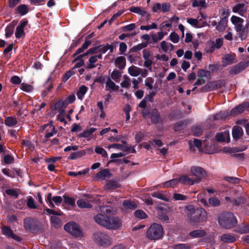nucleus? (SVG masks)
<instances>
[{"mask_svg": "<svg viewBox=\"0 0 249 249\" xmlns=\"http://www.w3.org/2000/svg\"><path fill=\"white\" fill-rule=\"evenodd\" d=\"M191 123V121L187 120H184L177 122L174 126L175 131H179L184 129L186 126Z\"/></svg>", "mask_w": 249, "mask_h": 249, "instance_id": "4468645a", "label": "nucleus"}, {"mask_svg": "<svg viewBox=\"0 0 249 249\" xmlns=\"http://www.w3.org/2000/svg\"><path fill=\"white\" fill-rule=\"evenodd\" d=\"M222 62V66L223 67H226L229 65H231L232 64L236 63L237 61L233 55L231 54H227L223 58Z\"/></svg>", "mask_w": 249, "mask_h": 249, "instance_id": "9b49d317", "label": "nucleus"}, {"mask_svg": "<svg viewBox=\"0 0 249 249\" xmlns=\"http://www.w3.org/2000/svg\"><path fill=\"white\" fill-rule=\"evenodd\" d=\"M246 200V195H241L239 197L236 199H234L232 200L231 203L233 204L239 206L241 204H244L245 203Z\"/></svg>", "mask_w": 249, "mask_h": 249, "instance_id": "7c9ffc66", "label": "nucleus"}, {"mask_svg": "<svg viewBox=\"0 0 249 249\" xmlns=\"http://www.w3.org/2000/svg\"><path fill=\"white\" fill-rule=\"evenodd\" d=\"M5 124L7 126H12L17 124V121L15 118L9 117L6 118Z\"/></svg>", "mask_w": 249, "mask_h": 249, "instance_id": "49530a36", "label": "nucleus"}, {"mask_svg": "<svg viewBox=\"0 0 249 249\" xmlns=\"http://www.w3.org/2000/svg\"><path fill=\"white\" fill-rule=\"evenodd\" d=\"M151 120L152 123L158 124L161 121L160 114L157 109H154L151 111Z\"/></svg>", "mask_w": 249, "mask_h": 249, "instance_id": "a211bd4d", "label": "nucleus"}, {"mask_svg": "<svg viewBox=\"0 0 249 249\" xmlns=\"http://www.w3.org/2000/svg\"><path fill=\"white\" fill-rule=\"evenodd\" d=\"M109 216L100 213L94 216L95 221L99 225L105 228Z\"/></svg>", "mask_w": 249, "mask_h": 249, "instance_id": "1a4fd4ad", "label": "nucleus"}, {"mask_svg": "<svg viewBox=\"0 0 249 249\" xmlns=\"http://www.w3.org/2000/svg\"><path fill=\"white\" fill-rule=\"evenodd\" d=\"M236 231L241 234L249 233V224L244 223L240 224L237 228Z\"/></svg>", "mask_w": 249, "mask_h": 249, "instance_id": "5701e85b", "label": "nucleus"}, {"mask_svg": "<svg viewBox=\"0 0 249 249\" xmlns=\"http://www.w3.org/2000/svg\"><path fill=\"white\" fill-rule=\"evenodd\" d=\"M1 230L2 233L8 237H11L17 241L19 240V238L14 234L13 231L10 227L8 226H3Z\"/></svg>", "mask_w": 249, "mask_h": 249, "instance_id": "f8f14e48", "label": "nucleus"}, {"mask_svg": "<svg viewBox=\"0 0 249 249\" xmlns=\"http://www.w3.org/2000/svg\"><path fill=\"white\" fill-rule=\"evenodd\" d=\"M227 23L228 18L226 17L222 18L216 27V30L220 32L224 31L227 26Z\"/></svg>", "mask_w": 249, "mask_h": 249, "instance_id": "f3484780", "label": "nucleus"}, {"mask_svg": "<svg viewBox=\"0 0 249 249\" xmlns=\"http://www.w3.org/2000/svg\"><path fill=\"white\" fill-rule=\"evenodd\" d=\"M64 202L65 203L68 204L71 206H75V200L73 198L70 197L66 195L63 196Z\"/></svg>", "mask_w": 249, "mask_h": 249, "instance_id": "bf43d9fd", "label": "nucleus"}, {"mask_svg": "<svg viewBox=\"0 0 249 249\" xmlns=\"http://www.w3.org/2000/svg\"><path fill=\"white\" fill-rule=\"evenodd\" d=\"M96 130V129L94 128H90L89 129L85 130L83 132L79 134V137L85 138L88 137Z\"/></svg>", "mask_w": 249, "mask_h": 249, "instance_id": "37998d69", "label": "nucleus"}, {"mask_svg": "<svg viewBox=\"0 0 249 249\" xmlns=\"http://www.w3.org/2000/svg\"><path fill=\"white\" fill-rule=\"evenodd\" d=\"M35 220L31 217H27L24 219V227L26 231H30L35 227Z\"/></svg>", "mask_w": 249, "mask_h": 249, "instance_id": "dca6fc26", "label": "nucleus"}, {"mask_svg": "<svg viewBox=\"0 0 249 249\" xmlns=\"http://www.w3.org/2000/svg\"><path fill=\"white\" fill-rule=\"evenodd\" d=\"M226 137L228 138V142H230V137L228 133L225 132L224 133H219L216 134L215 138L217 141L219 142H223L226 141Z\"/></svg>", "mask_w": 249, "mask_h": 249, "instance_id": "a878e982", "label": "nucleus"}, {"mask_svg": "<svg viewBox=\"0 0 249 249\" xmlns=\"http://www.w3.org/2000/svg\"><path fill=\"white\" fill-rule=\"evenodd\" d=\"M237 220L233 214L230 212L222 213L219 217L220 226L225 229H230L235 226Z\"/></svg>", "mask_w": 249, "mask_h": 249, "instance_id": "f03ea898", "label": "nucleus"}, {"mask_svg": "<svg viewBox=\"0 0 249 249\" xmlns=\"http://www.w3.org/2000/svg\"><path fill=\"white\" fill-rule=\"evenodd\" d=\"M100 213H104L105 215H107V214L112 213L113 212V209L111 206H102L100 207Z\"/></svg>", "mask_w": 249, "mask_h": 249, "instance_id": "e433bc0d", "label": "nucleus"}, {"mask_svg": "<svg viewBox=\"0 0 249 249\" xmlns=\"http://www.w3.org/2000/svg\"><path fill=\"white\" fill-rule=\"evenodd\" d=\"M224 179L233 184H237L240 181V179L238 178L231 177H225L224 178Z\"/></svg>", "mask_w": 249, "mask_h": 249, "instance_id": "0e129e2a", "label": "nucleus"}, {"mask_svg": "<svg viewBox=\"0 0 249 249\" xmlns=\"http://www.w3.org/2000/svg\"><path fill=\"white\" fill-rule=\"evenodd\" d=\"M134 214L136 217L140 219H144L147 216L145 212L141 210L136 211L134 213Z\"/></svg>", "mask_w": 249, "mask_h": 249, "instance_id": "4d7b16f0", "label": "nucleus"}, {"mask_svg": "<svg viewBox=\"0 0 249 249\" xmlns=\"http://www.w3.org/2000/svg\"><path fill=\"white\" fill-rule=\"evenodd\" d=\"M228 116V113H225V112H220L213 116V120H224L226 119L227 116Z\"/></svg>", "mask_w": 249, "mask_h": 249, "instance_id": "6e6d98bb", "label": "nucleus"}, {"mask_svg": "<svg viewBox=\"0 0 249 249\" xmlns=\"http://www.w3.org/2000/svg\"><path fill=\"white\" fill-rule=\"evenodd\" d=\"M206 232L203 230H196L191 231L189 235L193 238L202 237L205 235Z\"/></svg>", "mask_w": 249, "mask_h": 249, "instance_id": "4be33fe9", "label": "nucleus"}, {"mask_svg": "<svg viewBox=\"0 0 249 249\" xmlns=\"http://www.w3.org/2000/svg\"><path fill=\"white\" fill-rule=\"evenodd\" d=\"M5 192L7 195L14 198H17L18 196V192L16 190L11 189H7Z\"/></svg>", "mask_w": 249, "mask_h": 249, "instance_id": "13d9d810", "label": "nucleus"}, {"mask_svg": "<svg viewBox=\"0 0 249 249\" xmlns=\"http://www.w3.org/2000/svg\"><path fill=\"white\" fill-rule=\"evenodd\" d=\"M184 210L189 222L192 225L198 226L207 220V212L202 208H196L189 205L185 206Z\"/></svg>", "mask_w": 249, "mask_h": 249, "instance_id": "f257e3e1", "label": "nucleus"}, {"mask_svg": "<svg viewBox=\"0 0 249 249\" xmlns=\"http://www.w3.org/2000/svg\"><path fill=\"white\" fill-rule=\"evenodd\" d=\"M111 177V174L108 169H105L101 170L97 173L96 178L97 179H104L106 178H109Z\"/></svg>", "mask_w": 249, "mask_h": 249, "instance_id": "6ab92c4d", "label": "nucleus"}, {"mask_svg": "<svg viewBox=\"0 0 249 249\" xmlns=\"http://www.w3.org/2000/svg\"><path fill=\"white\" fill-rule=\"evenodd\" d=\"M122 226V222L117 216L109 217L105 228L109 230H117Z\"/></svg>", "mask_w": 249, "mask_h": 249, "instance_id": "423d86ee", "label": "nucleus"}, {"mask_svg": "<svg viewBox=\"0 0 249 249\" xmlns=\"http://www.w3.org/2000/svg\"><path fill=\"white\" fill-rule=\"evenodd\" d=\"M192 131L194 136L199 137L201 135L203 132L202 128L198 125L194 126L192 127Z\"/></svg>", "mask_w": 249, "mask_h": 249, "instance_id": "a19ab883", "label": "nucleus"}, {"mask_svg": "<svg viewBox=\"0 0 249 249\" xmlns=\"http://www.w3.org/2000/svg\"><path fill=\"white\" fill-rule=\"evenodd\" d=\"M123 205L125 209H127L135 210L137 207V205L135 202L129 200H124L123 202Z\"/></svg>", "mask_w": 249, "mask_h": 249, "instance_id": "393cba45", "label": "nucleus"}, {"mask_svg": "<svg viewBox=\"0 0 249 249\" xmlns=\"http://www.w3.org/2000/svg\"><path fill=\"white\" fill-rule=\"evenodd\" d=\"M246 149V147H244L243 149H241L237 147H225L222 149V151L225 153H233L243 151Z\"/></svg>", "mask_w": 249, "mask_h": 249, "instance_id": "c85d7f7f", "label": "nucleus"}, {"mask_svg": "<svg viewBox=\"0 0 249 249\" xmlns=\"http://www.w3.org/2000/svg\"><path fill=\"white\" fill-rule=\"evenodd\" d=\"M16 25V23L13 22L6 27L5 30V36L7 37L11 36L13 34L14 28Z\"/></svg>", "mask_w": 249, "mask_h": 249, "instance_id": "473e14b6", "label": "nucleus"}, {"mask_svg": "<svg viewBox=\"0 0 249 249\" xmlns=\"http://www.w3.org/2000/svg\"><path fill=\"white\" fill-rule=\"evenodd\" d=\"M17 9L18 12L21 15H24L26 14L28 11V7L25 4H22L18 6L17 8Z\"/></svg>", "mask_w": 249, "mask_h": 249, "instance_id": "603ef678", "label": "nucleus"}, {"mask_svg": "<svg viewBox=\"0 0 249 249\" xmlns=\"http://www.w3.org/2000/svg\"><path fill=\"white\" fill-rule=\"evenodd\" d=\"M121 76V72L117 70H114L111 74V78L116 82L119 81V80Z\"/></svg>", "mask_w": 249, "mask_h": 249, "instance_id": "a18cd8bd", "label": "nucleus"}, {"mask_svg": "<svg viewBox=\"0 0 249 249\" xmlns=\"http://www.w3.org/2000/svg\"><path fill=\"white\" fill-rule=\"evenodd\" d=\"M106 88L114 90H118L119 89V86L116 85L114 82H113L111 79L108 77L106 82Z\"/></svg>", "mask_w": 249, "mask_h": 249, "instance_id": "c9c22d12", "label": "nucleus"}, {"mask_svg": "<svg viewBox=\"0 0 249 249\" xmlns=\"http://www.w3.org/2000/svg\"><path fill=\"white\" fill-rule=\"evenodd\" d=\"M240 113H242L244 110L249 107V103L245 102L236 107Z\"/></svg>", "mask_w": 249, "mask_h": 249, "instance_id": "052dcab7", "label": "nucleus"}, {"mask_svg": "<svg viewBox=\"0 0 249 249\" xmlns=\"http://www.w3.org/2000/svg\"><path fill=\"white\" fill-rule=\"evenodd\" d=\"M178 179L179 181L181 182V183L186 185H192L196 182L195 180H193L189 177L185 175L181 176Z\"/></svg>", "mask_w": 249, "mask_h": 249, "instance_id": "b1692460", "label": "nucleus"}, {"mask_svg": "<svg viewBox=\"0 0 249 249\" xmlns=\"http://www.w3.org/2000/svg\"><path fill=\"white\" fill-rule=\"evenodd\" d=\"M152 196L165 201H168L169 200V199L166 195L160 192H154L152 194Z\"/></svg>", "mask_w": 249, "mask_h": 249, "instance_id": "79ce46f5", "label": "nucleus"}, {"mask_svg": "<svg viewBox=\"0 0 249 249\" xmlns=\"http://www.w3.org/2000/svg\"><path fill=\"white\" fill-rule=\"evenodd\" d=\"M87 89L88 88L85 86H82L79 88L76 93L77 97L79 99H82V98L86 93Z\"/></svg>", "mask_w": 249, "mask_h": 249, "instance_id": "4c0bfd02", "label": "nucleus"}, {"mask_svg": "<svg viewBox=\"0 0 249 249\" xmlns=\"http://www.w3.org/2000/svg\"><path fill=\"white\" fill-rule=\"evenodd\" d=\"M220 200L215 197H211L209 199V205L213 207H217L220 205Z\"/></svg>", "mask_w": 249, "mask_h": 249, "instance_id": "5fc2aeb1", "label": "nucleus"}, {"mask_svg": "<svg viewBox=\"0 0 249 249\" xmlns=\"http://www.w3.org/2000/svg\"><path fill=\"white\" fill-rule=\"evenodd\" d=\"M243 135V131L242 128L237 125H235L232 129V136L235 140L240 139Z\"/></svg>", "mask_w": 249, "mask_h": 249, "instance_id": "9d476101", "label": "nucleus"}, {"mask_svg": "<svg viewBox=\"0 0 249 249\" xmlns=\"http://www.w3.org/2000/svg\"><path fill=\"white\" fill-rule=\"evenodd\" d=\"M76 58H77V57L72 61V62H77L75 63L74 66L73 67V69L76 68L81 67L84 65V61L83 59H82V58H80V59H78L77 60H76Z\"/></svg>", "mask_w": 249, "mask_h": 249, "instance_id": "69168bd1", "label": "nucleus"}, {"mask_svg": "<svg viewBox=\"0 0 249 249\" xmlns=\"http://www.w3.org/2000/svg\"><path fill=\"white\" fill-rule=\"evenodd\" d=\"M163 234V231L161 225L154 223L148 229L146 236L150 240H158L162 237Z\"/></svg>", "mask_w": 249, "mask_h": 249, "instance_id": "7ed1b4c3", "label": "nucleus"}, {"mask_svg": "<svg viewBox=\"0 0 249 249\" xmlns=\"http://www.w3.org/2000/svg\"><path fill=\"white\" fill-rule=\"evenodd\" d=\"M27 205L30 209H35L37 208L34 199L31 197L28 198Z\"/></svg>", "mask_w": 249, "mask_h": 249, "instance_id": "680f3d73", "label": "nucleus"}, {"mask_svg": "<svg viewBox=\"0 0 249 249\" xmlns=\"http://www.w3.org/2000/svg\"><path fill=\"white\" fill-rule=\"evenodd\" d=\"M125 63L126 59L124 56L118 57L115 61V65L120 70H123L124 68Z\"/></svg>", "mask_w": 249, "mask_h": 249, "instance_id": "412c9836", "label": "nucleus"}, {"mask_svg": "<svg viewBox=\"0 0 249 249\" xmlns=\"http://www.w3.org/2000/svg\"><path fill=\"white\" fill-rule=\"evenodd\" d=\"M178 182V178H174L164 182L163 183V187L165 188L174 187L177 184Z\"/></svg>", "mask_w": 249, "mask_h": 249, "instance_id": "58836bf2", "label": "nucleus"}, {"mask_svg": "<svg viewBox=\"0 0 249 249\" xmlns=\"http://www.w3.org/2000/svg\"><path fill=\"white\" fill-rule=\"evenodd\" d=\"M205 18V16H204L203 14H201V18L199 19L189 18L187 19V21L188 23L193 26L194 27L196 28H200L206 25V22H204L203 24H200L199 23V20H201L202 18Z\"/></svg>", "mask_w": 249, "mask_h": 249, "instance_id": "ddd939ff", "label": "nucleus"}, {"mask_svg": "<svg viewBox=\"0 0 249 249\" xmlns=\"http://www.w3.org/2000/svg\"><path fill=\"white\" fill-rule=\"evenodd\" d=\"M173 249H191V245L188 243L178 244L173 246Z\"/></svg>", "mask_w": 249, "mask_h": 249, "instance_id": "c03bdc74", "label": "nucleus"}, {"mask_svg": "<svg viewBox=\"0 0 249 249\" xmlns=\"http://www.w3.org/2000/svg\"><path fill=\"white\" fill-rule=\"evenodd\" d=\"M98 60L97 57L93 56L90 57L88 66L86 67L87 69H90L96 67L94 63Z\"/></svg>", "mask_w": 249, "mask_h": 249, "instance_id": "de8ad7c7", "label": "nucleus"}, {"mask_svg": "<svg viewBox=\"0 0 249 249\" xmlns=\"http://www.w3.org/2000/svg\"><path fill=\"white\" fill-rule=\"evenodd\" d=\"M51 222L53 226L56 229L60 227L62 225V223L60 219L56 217L55 215L52 216L51 217Z\"/></svg>", "mask_w": 249, "mask_h": 249, "instance_id": "2f4dec72", "label": "nucleus"}, {"mask_svg": "<svg viewBox=\"0 0 249 249\" xmlns=\"http://www.w3.org/2000/svg\"><path fill=\"white\" fill-rule=\"evenodd\" d=\"M191 172L193 176L196 178L195 179L196 183L200 182L201 178L206 175L204 170L200 167L194 166L191 167Z\"/></svg>", "mask_w": 249, "mask_h": 249, "instance_id": "0eeeda50", "label": "nucleus"}, {"mask_svg": "<svg viewBox=\"0 0 249 249\" xmlns=\"http://www.w3.org/2000/svg\"><path fill=\"white\" fill-rule=\"evenodd\" d=\"M209 84L212 90L218 89H220L224 85L223 82L221 81H213L209 82Z\"/></svg>", "mask_w": 249, "mask_h": 249, "instance_id": "72a5a7b5", "label": "nucleus"}, {"mask_svg": "<svg viewBox=\"0 0 249 249\" xmlns=\"http://www.w3.org/2000/svg\"><path fill=\"white\" fill-rule=\"evenodd\" d=\"M128 73L134 77H136L142 72V69L135 66H132L128 69Z\"/></svg>", "mask_w": 249, "mask_h": 249, "instance_id": "aec40b11", "label": "nucleus"}, {"mask_svg": "<svg viewBox=\"0 0 249 249\" xmlns=\"http://www.w3.org/2000/svg\"><path fill=\"white\" fill-rule=\"evenodd\" d=\"M97 47L90 48L86 53L77 56L76 60L80 59V58H82L83 57L88 55V54H92L95 53H97Z\"/></svg>", "mask_w": 249, "mask_h": 249, "instance_id": "864d4df0", "label": "nucleus"}, {"mask_svg": "<svg viewBox=\"0 0 249 249\" xmlns=\"http://www.w3.org/2000/svg\"><path fill=\"white\" fill-rule=\"evenodd\" d=\"M220 240L225 243H233L235 241V238L231 234H225L220 237Z\"/></svg>", "mask_w": 249, "mask_h": 249, "instance_id": "cd10ccee", "label": "nucleus"}, {"mask_svg": "<svg viewBox=\"0 0 249 249\" xmlns=\"http://www.w3.org/2000/svg\"><path fill=\"white\" fill-rule=\"evenodd\" d=\"M85 154L86 152L84 150L75 152L72 153L69 158L71 160L76 159L83 156L85 155Z\"/></svg>", "mask_w": 249, "mask_h": 249, "instance_id": "ea45409f", "label": "nucleus"}, {"mask_svg": "<svg viewBox=\"0 0 249 249\" xmlns=\"http://www.w3.org/2000/svg\"><path fill=\"white\" fill-rule=\"evenodd\" d=\"M90 201L87 198H81L77 201V204L79 208L90 209L92 207Z\"/></svg>", "mask_w": 249, "mask_h": 249, "instance_id": "2eb2a0df", "label": "nucleus"}, {"mask_svg": "<svg viewBox=\"0 0 249 249\" xmlns=\"http://www.w3.org/2000/svg\"><path fill=\"white\" fill-rule=\"evenodd\" d=\"M238 33L240 38L241 40H245L248 36V29L245 26H244L243 28V30L239 31Z\"/></svg>", "mask_w": 249, "mask_h": 249, "instance_id": "8fccbe9b", "label": "nucleus"}, {"mask_svg": "<svg viewBox=\"0 0 249 249\" xmlns=\"http://www.w3.org/2000/svg\"><path fill=\"white\" fill-rule=\"evenodd\" d=\"M95 152L99 154H101L103 157H107V154L106 151L102 147L97 146L95 149Z\"/></svg>", "mask_w": 249, "mask_h": 249, "instance_id": "e2e57ef3", "label": "nucleus"}, {"mask_svg": "<svg viewBox=\"0 0 249 249\" xmlns=\"http://www.w3.org/2000/svg\"><path fill=\"white\" fill-rule=\"evenodd\" d=\"M97 52H100L103 53H105L108 50H110V52L112 53L113 51V47L111 45L107 44L106 46L100 45L97 47Z\"/></svg>", "mask_w": 249, "mask_h": 249, "instance_id": "f704fd0d", "label": "nucleus"}, {"mask_svg": "<svg viewBox=\"0 0 249 249\" xmlns=\"http://www.w3.org/2000/svg\"><path fill=\"white\" fill-rule=\"evenodd\" d=\"M119 184L116 181L110 180L105 185V189L106 190H113L120 187Z\"/></svg>", "mask_w": 249, "mask_h": 249, "instance_id": "bb28decb", "label": "nucleus"}, {"mask_svg": "<svg viewBox=\"0 0 249 249\" xmlns=\"http://www.w3.org/2000/svg\"><path fill=\"white\" fill-rule=\"evenodd\" d=\"M249 65V62H241L233 67L230 71V74L235 75L239 73Z\"/></svg>", "mask_w": 249, "mask_h": 249, "instance_id": "6e6552de", "label": "nucleus"}, {"mask_svg": "<svg viewBox=\"0 0 249 249\" xmlns=\"http://www.w3.org/2000/svg\"><path fill=\"white\" fill-rule=\"evenodd\" d=\"M231 21L233 24L236 25L239 23H242L244 20L239 17L233 16L231 18Z\"/></svg>", "mask_w": 249, "mask_h": 249, "instance_id": "774afa93", "label": "nucleus"}, {"mask_svg": "<svg viewBox=\"0 0 249 249\" xmlns=\"http://www.w3.org/2000/svg\"><path fill=\"white\" fill-rule=\"evenodd\" d=\"M197 76L199 78H203V77L210 78L211 76V73L208 71L200 70L197 72Z\"/></svg>", "mask_w": 249, "mask_h": 249, "instance_id": "09e8293b", "label": "nucleus"}, {"mask_svg": "<svg viewBox=\"0 0 249 249\" xmlns=\"http://www.w3.org/2000/svg\"><path fill=\"white\" fill-rule=\"evenodd\" d=\"M66 231L76 237H82L84 236L83 233L79 226L73 222L66 224L64 226Z\"/></svg>", "mask_w": 249, "mask_h": 249, "instance_id": "39448f33", "label": "nucleus"}, {"mask_svg": "<svg viewBox=\"0 0 249 249\" xmlns=\"http://www.w3.org/2000/svg\"><path fill=\"white\" fill-rule=\"evenodd\" d=\"M93 240L98 245L103 248H107L112 244L111 238L101 231H97L93 234Z\"/></svg>", "mask_w": 249, "mask_h": 249, "instance_id": "20e7f679", "label": "nucleus"}, {"mask_svg": "<svg viewBox=\"0 0 249 249\" xmlns=\"http://www.w3.org/2000/svg\"><path fill=\"white\" fill-rule=\"evenodd\" d=\"M130 11L136 14H140L142 16H144L147 15L148 18L149 17V15L147 14L145 11L142 10L139 7H131L129 8Z\"/></svg>", "mask_w": 249, "mask_h": 249, "instance_id": "c756f323", "label": "nucleus"}, {"mask_svg": "<svg viewBox=\"0 0 249 249\" xmlns=\"http://www.w3.org/2000/svg\"><path fill=\"white\" fill-rule=\"evenodd\" d=\"M147 46V43H145V42L139 44L138 45H136V46L133 47V48H132L130 50V51L131 52H137V51H140V50H142V49L146 47Z\"/></svg>", "mask_w": 249, "mask_h": 249, "instance_id": "3c124183", "label": "nucleus"}, {"mask_svg": "<svg viewBox=\"0 0 249 249\" xmlns=\"http://www.w3.org/2000/svg\"><path fill=\"white\" fill-rule=\"evenodd\" d=\"M75 72L73 69L67 71L63 76V80L64 82L67 81L72 75L74 74Z\"/></svg>", "mask_w": 249, "mask_h": 249, "instance_id": "338daca9", "label": "nucleus"}]
</instances>
